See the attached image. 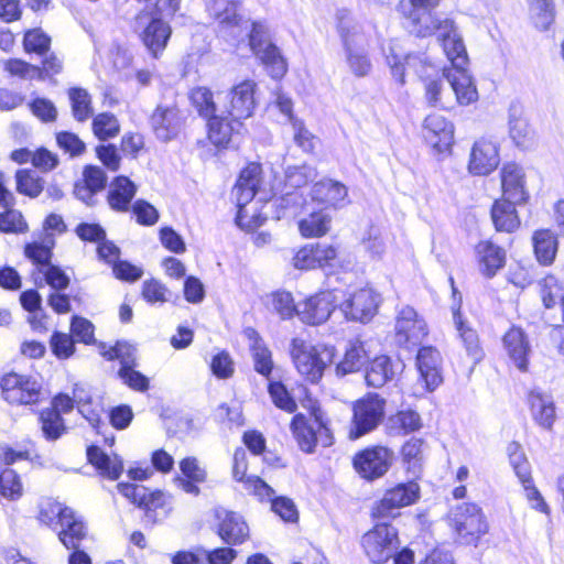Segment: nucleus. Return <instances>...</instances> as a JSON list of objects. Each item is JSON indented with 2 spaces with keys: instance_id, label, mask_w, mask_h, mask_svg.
Segmentation results:
<instances>
[{
  "instance_id": "f257e3e1",
  "label": "nucleus",
  "mask_w": 564,
  "mask_h": 564,
  "mask_svg": "<svg viewBox=\"0 0 564 564\" xmlns=\"http://www.w3.org/2000/svg\"><path fill=\"white\" fill-rule=\"evenodd\" d=\"M268 392L276 408L293 413L297 409V399L314 417L312 422H308L303 414H296L291 422L292 434L303 452L311 454L317 444L324 447L333 444V434L327 426V421L308 390H268Z\"/></svg>"
},
{
  "instance_id": "f03ea898",
  "label": "nucleus",
  "mask_w": 564,
  "mask_h": 564,
  "mask_svg": "<svg viewBox=\"0 0 564 564\" xmlns=\"http://www.w3.org/2000/svg\"><path fill=\"white\" fill-rule=\"evenodd\" d=\"M440 43L444 54L451 62V68H444L443 75L451 85L460 105H469L477 100L478 93L471 77L467 73L468 55L460 33H455L451 22L440 26Z\"/></svg>"
},
{
  "instance_id": "7ed1b4c3",
  "label": "nucleus",
  "mask_w": 564,
  "mask_h": 564,
  "mask_svg": "<svg viewBox=\"0 0 564 564\" xmlns=\"http://www.w3.org/2000/svg\"><path fill=\"white\" fill-rule=\"evenodd\" d=\"M337 32L341 40L345 62L349 72L362 78L371 73L372 64L369 57L368 44L360 25L355 21L347 9L336 12Z\"/></svg>"
},
{
  "instance_id": "20e7f679",
  "label": "nucleus",
  "mask_w": 564,
  "mask_h": 564,
  "mask_svg": "<svg viewBox=\"0 0 564 564\" xmlns=\"http://www.w3.org/2000/svg\"><path fill=\"white\" fill-rule=\"evenodd\" d=\"M291 356L299 373L310 383L316 384L326 367L333 362L334 348L315 346L304 339L294 338L291 343Z\"/></svg>"
},
{
  "instance_id": "39448f33",
  "label": "nucleus",
  "mask_w": 564,
  "mask_h": 564,
  "mask_svg": "<svg viewBox=\"0 0 564 564\" xmlns=\"http://www.w3.org/2000/svg\"><path fill=\"white\" fill-rule=\"evenodd\" d=\"M451 523L462 543L475 544L488 531V523L479 506L471 502L457 505L451 511Z\"/></svg>"
},
{
  "instance_id": "423d86ee",
  "label": "nucleus",
  "mask_w": 564,
  "mask_h": 564,
  "mask_svg": "<svg viewBox=\"0 0 564 564\" xmlns=\"http://www.w3.org/2000/svg\"><path fill=\"white\" fill-rule=\"evenodd\" d=\"M398 531L386 523L375 525L361 538V546L371 563L388 562L399 547Z\"/></svg>"
},
{
  "instance_id": "0eeeda50",
  "label": "nucleus",
  "mask_w": 564,
  "mask_h": 564,
  "mask_svg": "<svg viewBox=\"0 0 564 564\" xmlns=\"http://www.w3.org/2000/svg\"><path fill=\"white\" fill-rule=\"evenodd\" d=\"M384 414V400L378 394L369 393L354 405L352 425L349 438L357 440L372 430L381 422Z\"/></svg>"
},
{
  "instance_id": "6e6552de",
  "label": "nucleus",
  "mask_w": 564,
  "mask_h": 564,
  "mask_svg": "<svg viewBox=\"0 0 564 564\" xmlns=\"http://www.w3.org/2000/svg\"><path fill=\"white\" fill-rule=\"evenodd\" d=\"M393 452L386 446L367 447L355 454L352 465L357 474L369 481L381 478L392 465Z\"/></svg>"
},
{
  "instance_id": "1a4fd4ad",
  "label": "nucleus",
  "mask_w": 564,
  "mask_h": 564,
  "mask_svg": "<svg viewBox=\"0 0 564 564\" xmlns=\"http://www.w3.org/2000/svg\"><path fill=\"white\" fill-rule=\"evenodd\" d=\"M343 297V291L336 289L311 295L304 302L299 303L297 316L307 325L323 324L329 318Z\"/></svg>"
},
{
  "instance_id": "9d476101",
  "label": "nucleus",
  "mask_w": 564,
  "mask_h": 564,
  "mask_svg": "<svg viewBox=\"0 0 564 564\" xmlns=\"http://www.w3.org/2000/svg\"><path fill=\"white\" fill-rule=\"evenodd\" d=\"M101 356L107 360L120 361L118 375L128 388H149L150 380L147 376L135 370L134 358L132 357V347L123 341H117L116 345L106 348L100 344Z\"/></svg>"
},
{
  "instance_id": "9b49d317",
  "label": "nucleus",
  "mask_w": 564,
  "mask_h": 564,
  "mask_svg": "<svg viewBox=\"0 0 564 564\" xmlns=\"http://www.w3.org/2000/svg\"><path fill=\"white\" fill-rule=\"evenodd\" d=\"M440 0H410L412 10L409 19L411 21V32L417 36L425 37L436 34L440 41V26L445 22H451L455 29V33H460L455 21L449 18H438L431 12L438 6Z\"/></svg>"
},
{
  "instance_id": "f8f14e48",
  "label": "nucleus",
  "mask_w": 564,
  "mask_h": 564,
  "mask_svg": "<svg viewBox=\"0 0 564 564\" xmlns=\"http://www.w3.org/2000/svg\"><path fill=\"white\" fill-rule=\"evenodd\" d=\"M395 341L405 349L421 344L427 335V325L411 306L401 307L395 317Z\"/></svg>"
},
{
  "instance_id": "ddd939ff",
  "label": "nucleus",
  "mask_w": 564,
  "mask_h": 564,
  "mask_svg": "<svg viewBox=\"0 0 564 564\" xmlns=\"http://www.w3.org/2000/svg\"><path fill=\"white\" fill-rule=\"evenodd\" d=\"M338 306L347 319L367 323L377 312L378 294L370 288H361L349 293Z\"/></svg>"
},
{
  "instance_id": "4468645a",
  "label": "nucleus",
  "mask_w": 564,
  "mask_h": 564,
  "mask_svg": "<svg viewBox=\"0 0 564 564\" xmlns=\"http://www.w3.org/2000/svg\"><path fill=\"white\" fill-rule=\"evenodd\" d=\"M453 291V318L458 336L464 345L467 357L473 365L478 364L485 356L484 349L479 343L478 334L475 329L465 324L460 315L462 295L455 288L454 279L449 278Z\"/></svg>"
},
{
  "instance_id": "2eb2a0df",
  "label": "nucleus",
  "mask_w": 564,
  "mask_h": 564,
  "mask_svg": "<svg viewBox=\"0 0 564 564\" xmlns=\"http://www.w3.org/2000/svg\"><path fill=\"white\" fill-rule=\"evenodd\" d=\"M256 88L257 84L251 79L234 85L227 94L226 113L240 121L250 118L256 108Z\"/></svg>"
},
{
  "instance_id": "dca6fc26",
  "label": "nucleus",
  "mask_w": 564,
  "mask_h": 564,
  "mask_svg": "<svg viewBox=\"0 0 564 564\" xmlns=\"http://www.w3.org/2000/svg\"><path fill=\"white\" fill-rule=\"evenodd\" d=\"M137 23L139 25L145 23L141 40L150 54L158 58L167 45L172 33L171 26L162 19L149 14L139 15Z\"/></svg>"
},
{
  "instance_id": "f3484780",
  "label": "nucleus",
  "mask_w": 564,
  "mask_h": 564,
  "mask_svg": "<svg viewBox=\"0 0 564 564\" xmlns=\"http://www.w3.org/2000/svg\"><path fill=\"white\" fill-rule=\"evenodd\" d=\"M420 497V487L415 481L399 484L386 491L375 509L380 518L389 517L393 510L413 505Z\"/></svg>"
},
{
  "instance_id": "a211bd4d",
  "label": "nucleus",
  "mask_w": 564,
  "mask_h": 564,
  "mask_svg": "<svg viewBox=\"0 0 564 564\" xmlns=\"http://www.w3.org/2000/svg\"><path fill=\"white\" fill-rule=\"evenodd\" d=\"M218 535L229 545H238L249 538V527L242 516L218 507L214 510Z\"/></svg>"
},
{
  "instance_id": "6ab92c4d",
  "label": "nucleus",
  "mask_w": 564,
  "mask_h": 564,
  "mask_svg": "<svg viewBox=\"0 0 564 564\" xmlns=\"http://www.w3.org/2000/svg\"><path fill=\"white\" fill-rule=\"evenodd\" d=\"M499 162L497 144L482 138L477 140L471 148L468 171L473 175L486 176L497 169Z\"/></svg>"
},
{
  "instance_id": "aec40b11",
  "label": "nucleus",
  "mask_w": 564,
  "mask_h": 564,
  "mask_svg": "<svg viewBox=\"0 0 564 564\" xmlns=\"http://www.w3.org/2000/svg\"><path fill=\"white\" fill-rule=\"evenodd\" d=\"M425 141L438 152L449 150L454 142V126L444 116L432 113L423 123Z\"/></svg>"
},
{
  "instance_id": "412c9836",
  "label": "nucleus",
  "mask_w": 564,
  "mask_h": 564,
  "mask_svg": "<svg viewBox=\"0 0 564 564\" xmlns=\"http://www.w3.org/2000/svg\"><path fill=\"white\" fill-rule=\"evenodd\" d=\"M206 121L208 139L219 149L227 148L232 142L234 137L241 134L245 130L242 121L224 112L221 115L217 113Z\"/></svg>"
},
{
  "instance_id": "4be33fe9",
  "label": "nucleus",
  "mask_w": 564,
  "mask_h": 564,
  "mask_svg": "<svg viewBox=\"0 0 564 564\" xmlns=\"http://www.w3.org/2000/svg\"><path fill=\"white\" fill-rule=\"evenodd\" d=\"M502 198L513 204H525L529 199V192L525 188L523 169L514 163L503 164L500 171Z\"/></svg>"
},
{
  "instance_id": "5701e85b",
  "label": "nucleus",
  "mask_w": 564,
  "mask_h": 564,
  "mask_svg": "<svg viewBox=\"0 0 564 564\" xmlns=\"http://www.w3.org/2000/svg\"><path fill=\"white\" fill-rule=\"evenodd\" d=\"M150 123L159 140L171 141L181 128L180 110L175 105H159L150 118Z\"/></svg>"
},
{
  "instance_id": "b1692460",
  "label": "nucleus",
  "mask_w": 564,
  "mask_h": 564,
  "mask_svg": "<svg viewBox=\"0 0 564 564\" xmlns=\"http://www.w3.org/2000/svg\"><path fill=\"white\" fill-rule=\"evenodd\" d=\"M234 478L243 484V488L259 500L270 498L273 489L258 476H247V453L243 448H237L234 453Z\"/></svg>"
},
{
  "instance_id": "393cba45",
  "label": "nucleus",
  "mask_w": 564,
  "mask_h": 564,
  "mask_svg": "<svg viewBox=\"0 0 564 564\" xmlns=\"http://www.w3.org/2000/svg\"><path fill=\"white\" fill-rule=\"evenodd\" d=\"M382 53L391 69V75L401 85L405 83L406 70L413 68L419 74L416 66L422 63L421 57L414 54H405L398 42L390 41L387 47L383 45Z\"/></svg>"
},
{
  "instance_id": "a878e982",
  "label": "nucleus",
  "mask_w": 564,
  "mask_h": 564,
  "mask_svg": "<svg viewBox=\"0 0 564 564\" xmlns=\"http://www.w3.org/2000/svg\"><path fill=\"white\" fill-rule=\"evenodd\" d=\"M503 347L511 362L520 371H527L531 346L521 328H510L502 338Z\"/></svg>"
},
{
  "instance_id": "bb28decb",
  "label": "nucleus",
  "mask_w": 564,
  "mask_h": 564,
  "mask_svg": "<svg viewBox=\"0 0 564 564\" xmlns=\"http://www.w3.org/2000/svg\"><path fill=\"white\" fill-rule=\"evenodd\" d=\"M257 191L258 187L241 184L240 182H237L232 189V196L236 199L238 208L235 221L240 228L246 230H252L253 228L262 225L260 216L254 214L249 216V210L247 208V205L254 198Z\"/></svg>"
},
{
  "instance_id": "cd10ccee",
  "label": "nucleus",
  "mask_w": 564,
  "mask_h": 564,
  "mask_svg": "<svg viewBox=\"0 0 564 564\" xmlns=\"http://www.w3.org/2000/svg\"><path fill=\"white\" fill-rule=\"evenodd\" d=\"M311 197L325 206L341 207L348 203V189L341 182L324 178L313 185Z\"/></svg>"
},
{
  "instance_id": "c85d7f7f",
  "label": "nucleus",
  "mask_w": 564,
  "mask_h": 564,
  "mask_svg": "<svg viewBox=\"0 0 564 564\" xmlns=\"http://www.w3.org/2000/svg\"><path fill=\"white\" fill-rule=\"evenodd\" d=\"M440 361V352L432 346H423L419 349L416 366L425 388H437L443 382Z\"/></svg>"
},
{
  "instance_id": "c756f323",
  "label": "nucleus",
  "mask_w": 564,
  "mask_h": 564,
  "mask_svg": "<svg viewBox=\"0 0 564 564\" xmlns=\"http://www.w3.org/2000/svg\"><path fill=\"white\" fill-rule=\"evenodd\" d=\"M240 0H209L207 10L209 14L218 22L220 32L229 31L235 34L238 29L241 17L238 14Z\"/></svg>"
},
{
  "instance_id": "7c9ffc66",
  "label": "nucleus",
  "mask_w": 564,
  "mask_h": 564,
  "mask_svg": "<svg viewBox=\"0 0 564 564\" xmlns=\"http://www.w3.org/2000/svg\"><path fill=\"white\" fill-rule=\"evenodd\" d=\"M479 270L486 278H494L506 264V251L491 241H480L476 247Z\"/></svg>"
},
{
  "instance_id": "2f4dec72",
  "label": "nucleus",
  "mask_w": 564,
  "mask_h": 564,
  "mask_svg": "<svg viewBox=\"0 0 564 564\" xmlns=\"http://www.w3.org/2000/svg\"><path fill=\"white\" fill-rule=\"evenodd\" d=\"M250 352L256 372L268 381L267 388H286L280 370L274 367L272 352L267 345L254 347Z\"/></svg>"
},
{
  "instance_id": "473e14b6",
  "label": "nucleus",
  "mask_w": 564,
  "mask_h": 564,
  "mask_svg": "<svg viewBox=\"0 0 564 564\" xmlns=\"http://www.w3.org/2000/svg\"><path fill=\"white\" fill-rule=\"evenodd\" d=\"M135 194V184L129 177L119 175L110 183L107 200L111 209L124 213L129 210Z\"/></svg>"
},
{
  "instance_id": "72a5a7b5",
  "label": "nucleus",
  "mask_w": 564,
  "mask_h": 564,
  "mask_svg": "<svg viewBox=\"0 0 564 564\" xmlns=\"http://www.w3.org/2000/svg\"><path fill=\"white\" fill-rule=\"evenodd\" d=\"M509 199H496L491 206V219L497 231L513 232L520 227L516 206Z\"/></svg>"
},
{
  "instance_id": "f704fd0d",
  "label": "nucleus",
  "mask_w": 564,
  "mask_h": 564,
  "mask_svg": "<svg viewBox=\"0 0 564 564\" xmlns=\"http://www.w3.org/2000/svg\"><path fill=\"white\" fill-rule=\"evenodd\" d=\"M529 402L535 422L544 429H551L555 421V406L552 395L543 390H531Z\"/></svg>"
},
{
  "instance_id": "c9c22d12",
  "label": "nucleus",
  "mask_w": 564,
  "mask_h": 564,
  "mask_svg": "<svg viewBox=\"0 0 564 564\" xmlns=\"http://www.w3.org/2000/svg\"><path fill=\"white\" fill-rule=\"evenodd\" d=\"M30 275L39 289L47 285L52 291H65L70 284L67 273L59 265L53 263L44 265L37 271H31Z\"/></svg>"
},
{
  "instance_id": "e433bc0d",
  "label": "nucleus",
  "mask_w": 564,
  "mask_h": 564,
  "mask_svg": "<svg viewBox=\"0 0 564 564\" xmlns=\"http://www.w3.org/2000/svg\"><path fill=\"white\" fill-rule=\"evenodd\" d=\"M58 539L67 549H78L80 541L86 536V525L73 509L59 524Z\"/></svg>"
},
{
  "instance_id": "4c0bfd02",
  "label": "nucleus",
  "mask_w": 564,
  "mask_h": 564,
  "mask_svg": "<svg viewBox=\"0 0 564 564\" xmlns=\"http://www.w3.org/2000/svg\"><path fill=\"white\" fill-rule=\"evenodd\" d=\"M253 54L273 79H280L285 75L288 70L286 61L281 54L280 48L274 43H269L268 45L258 48Z\"/></svg>"
},
{
  "instance_id": "58836bf2",
  "label": "nucleus",
  "mask_w": 564,
  "mask_h": 564,
  "mask_svg": "<svg viewBox=\"0 0 564 564\" xmlns=\"http://www.w3.org/2000/svg\"><path fill=\"white\" fill-rule=\"evenodd\" d=\"M534 254L540 264L550 265L557 253V238L550 229H540L532 236Z\"/></svg>"
},
{
  "instance_id": "ea45409f",
  "label": "nucleus",
  "mask_w": 564,
  "mask_h": 564,
  "mask_svg": "<svg viewBox=\"0 0 564 564\" xmlns=\"http://www.w3.org/2000/svg\"><path fill=\"white\" fill-rule=\"evenodd\" d=\"M87 458L91 465H94L109 479H118L123 470V465L120 458L117 456H108L97 446H90L87 448Z\"/></svg>"
},
{
  "instance_id": "a19ab883",
  "label": "nucleus",
  "mask_w": 564,
  "mask_h": 564,
  "mask_svg": "<svg viewBox=\"0 0 564 564\" xmlns=\"http://www.w3.org/2000/svg\"><path fill=\"white\" fill-rule=\"evenodd\" d=\"M395 372L391 359L380 356L373 359L370 368L366 371L365 380L368 388H382L394 379Z\"/></svg>"
},
{
  "instance_id": "79ce46f5",
  "label": "nucleus",
  "mask_w": 564,
  "mask_h": 564,
  "mask_svg": "<svg viewBox=\"0 0 564 564\" xmlns=\"http://www.w3.org/2000/svg\"><path fill=\"white\" fill-rule=\"evenodd\" d=\"M368 361L364 344L359 340L350 341L346 349L344 359L336 366V376L344 377L348 373L359 371Z\"/></svg>"
},
{
  "instance_id": "37998d69",
  "label": "nucleus",
  "mask_w": 564,
  "mask_h": 564,
  "mask_svg": "<svg viewBox=\"0 0 564 564\" xmlns=\"http://www.w3.org/2000/svg\"><path fill=\"white\" fill-rule=\"evenodd\" d=\"M317 177L316 167L303 163L301 165H289L284 171L285 188H301Z\"/></svg>"
},
{
  "instance_id": "c03bdc74",
  "label": "nucleus",
  "mask_w": 564,
  "mask_h": 564,
  "mask_svg": "<svg viewBox=\"0 0 564 564\" xmlns=\"http://www.w3.org/2000/svg\"><path fill=\"white\" fill-rule=\"evenodd\" d=\"M189 100L202 118L207 120L217 115L214 94L208 87H194L189 93Z\"/></svg>"
},
{
  "instance_id": "a18cd8bd",
  "label": "nucleus",
  "mask_w": 564,
  "mask_h": 564,
  "mask_svg": "<svg viewBox=\"0 0 564 564\" xmlns=\"http://www.w3.org/2000/svg\"><path fill=\"white\" fill-rule=\"evenodd\" d=\"M509 133L517 147H527L531 139V129L518 107H511L509 110Z\"/></svg>"
},
{
  "instance_id": "49530a36",
  "label": "nucleus",
  "mask_w": 564,
  "mask_h": 564,
  "mask_svg": "<svg viewBox=\"0 0 564 564\" xmlns=\"http://www.w3.org/2000/svg\"><path fill=\"white\" fill-rule=\"evenodd\" d=\"M528 2L535 26L542 31L547 30L555 20L553 0H528Z\"/></svg>"
},
{
  "instance_id": "de8ad7c7",
  "label": "nucleus",
  "mask_w": 564,
  "mask_h": 564,
  "mask_svg": "<svg viewBox=\"0 0 564 564\" xmlns=\"http://www.w3.org/2000/svg\"><path fill=\"white\" fill-rule=\"evenodd\" d=\"M68 97L75 120L84 122L93 116L91 97L86 89L80 87L70 88Z\"/></svg>"
},
{
  "instance_id": "09e8293b",
  "label": "nucleus",
  "mask_w": 564,
  "mask_h": 564,
  "mask_svg": "<svg viewBox=\"0 0 564 564\" xmlns=\"http://www.w3.org/2000/svg\"><path fill=\"white\" fill-rule=\"evenodd\" d=\"M540 295L546 308H553L564 301V285L554 275H546L539 282Z\"/></svg>"
},
{
  "instance_id": "8fccbe9b",
  "label": "nucleus",
  "mask_w": 564,
  "mask_h": 564,
  "mask_svg": "<svg viewBox=\"0 0 564 564\" xmlns=\"http://www.w3.org/2000/svg\"><path fill=\"white\" fill-rule=\"evenodd\" d=\"M91 128L94 134L100 141L112 139L120 132V123L111 112H101L95 116Z\"/></svg>"
},
{
  "instance_id": "3c124183",
  "label": "nucleus",
  "mask_w": 564,
  "mask_h": 564,
  "mask_svg": "<svg viewBox=\"0 0 564 564\" xmlns=\"http://www.w3.org/2000/svg\"><path fill=\"white\" fill-rule=\"evenodd\" d=\"M69 511L70 508L48 499L40 506L39 520L56 531Z\"/></svg>"
},
{
  "instance_id": "603ef678",
  "label": "nucleus",
  "mask_w": 564,
  "mask_h": 564,
  "mask_svg": "<svg viewBox=\"0 0 564 564\" xmlns=\"http://www.w3.org/2000/svg\"><path fill=\"white\" fill-rule=\"evenodd\" d=\"M330 217L324 212L312 213L307 218L299 221V230L303 237H319L329 229Z\"/></svg>"
},
{
  "instance_id": "864d4df0",
  "label": "nucleus",
  "mask_w": 564,
  "mask_h": 564,
  "mask_svg": "<svg viewBox=\"0 0 564 564\" xmlns=\"http://www.w3.org/2000/svg\"><path fill=\"white\" fill-rule=\"evenodd\" d=\"M79 394H75L78 412L89 422L93 427H97L100 422V413L102 411L101 402L93 400L88 394V390H78Z\"/></svg>"
},
{
  "instance_id": "5fc2aeb1",
  "label": "nucleus",
  "mask_w": 564,
  "mask_h": 564,
  "mask_svg": "<svg viewBox=\"0 0 564 564\" xmlns=\"http://www.w3.org/2000/svg\"><path fill=\"white\" fill-rule=\"evenodd\" d=\"M15 181L17 191L30 197H37L44 188L43 180L32 170H19Z\"/></svg>"
},
{
  "instance_id": "6e6d98bb",
  "label": "nucleus",
  "mask_w": 564,
  "mask_h": 564,
  "mask_svg": "<svg viewBox=\"0 0 564 564\" xmlns=\"http://www.w3.org/2000/svg\"><path fill=\"white\" fill-rule=\"evenodd\" d=\"M0 496L11 501L23 496L21 478L13 469L6 468L0 473Z\"/></svg>"
},
{
  "instance_id": "4d7b16f0",
  "label": "nucleus",
  "mask_w": 564,
  "mask_h": 564,
  "mask_svg": "<svg viewBox=\"0 0 564 564\" xmlns=\"http://www.w3.org/2000/svg\"><path fill=\"white\" fill-rule=\"evenodd\" d=\"M509 463L519 480H528L531 477V465L524 451L518 442H511L507 447Z\"/></svg>"
},
{
  "instance_id": "13d9d810",
  "label": "nucleus",
  "mask_w": 564,
  "mask_h": 564,
  "mask_svg": "<svg viewBox=\"0 0 564 564\" xmlns=\"http://www.w3.org/2000/svg\"><path fill=\"white\" fill-rule=\"evenodd\" d=\"M423 441L412 437L402 447V456L408 464V470L417 475L422 470L423 464Z\"/></svg>"
},
{
  "instance_id": "bf43d9fd",
  "label": "nucleus",
  "mask_w": 564,
  "mask_h": 564,
  "mask_svg": "<svg viewBox=\"0 0 564 564\" xmlns=\"http://www.w3.org/2000/svg\"><path fill=\"white\" fill-rule=\"evenodd\" d=\"M40 421L43 434L47 440H57L65 431L63 419L55 410H43L40 413Z\"/></svg>"
},
{
  "instance_id": "052dcab7",
  "label": "nucleus",
  "mask_w": 564,
  "mask_h": 564,
  "mask_svg": "<svg viewBox=\"0 0 564 564\" xmlns=\"http://www.w3.org/2000/svg\"><path fill=\"white\" fill-rule=\"evenodd\" d=\"M24 254L33 264V269L31 271H37L42 269V267L50 265L52 263V247L37 241L26 243L24 247Z\"/></svg>"
},
{
  "instance_id": "680f3d73",
  "label": "nucleus",
  "mask_w": 564,
  "mask_h": 564,
  "mask_svg": "<svg viewBox=\"0 0 564 564\" xmlns=\"http://www.w3.org/2000/svg\"><path fill=\"white\" fill-rule=\"evenodd\" d=\"M304 198L297 192H285L281 197L273 200L278 208L276 218L295 216L303 206Z\"/></svg>"
},
{
  "instance_id": "e2e57ef3",
  "label": "nucleus",
  "mask_w": 564,
  "mask_h": 564,
  "mask_svg": "<svg viewBox=\"0 0 564 564\" xmlns=\"http://www.w3.org/2000/svg\"><path fill=\"white\" fill-rule=\"evenodd\" d=\"M51 44V39L40 29H33L25 32L23 45L26 52L36 54H45Z\"/></svg>"
},
{
  "instance_id": "0e129e2a",
  "label": "nucleus",
  "mask_w": 564,
  "mask_h": 564,
  "mask_svg": "<svg viewBox=\"0 0 564 564\" xmlns=\"http://www.w3.org/2000/svg\"><path fill=\"white\" fill-rule=\"evenodd\" d=\"M272 305L274 311L283 319L292 318L297 315L299 304L294 303V299L290 292L278 291L272 295Z\"/></svg>"
},
{
  "instance_id": "69168bd1",
  "label": "nucleus",
  "mask_w": 564,
  "mask_h": 564,
  "mask_svg": "<svg viewBox=\"0 0 564 564\" xmlns=\"http://www.w3.org/2000/svg\"><path fill=\"white\" fill-rule=\"evenodd\" d=\"M33 116L42 122H53L57 118V109L53 101L44 97H36L29 102Z\"/></svg>"
},
{
  "instance_id": "338daca9",
  "label": "nucleus",
  "mask_w": 564,
  "mask_h": 564,
  "mask_svg": "<svg viewBox=\"0 0 564 564\" xmlns=\"http://www.w3.org/2000/svg\"><path fill=\"white\" fill-rule=\"evenodd\" d=\"M70 332L74 337L86 345L95 343V326L85 317L74 315L70 321Z\"/></svg>"
},
{
  "instance_id": "774afa93",
  "label": "nucleus",
  "mask_w": 564,
  "mask_h": 564,
  "mask_svg": "<svg viewBox=\"0 0 564 564\" xmlns=\"http://www.w3.org/2000/svg\"><path fill=\"white\" fill-rule=\"evenodd\" d=\"M210 370L217 378H230L235 371V364L230 354L221 350L214 355L210 361Z\"/></svg>"
}]
</instances>
